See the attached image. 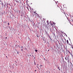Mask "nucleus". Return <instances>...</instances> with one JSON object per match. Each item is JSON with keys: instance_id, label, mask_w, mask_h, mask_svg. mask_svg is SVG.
I'll return each instance as SVG.
<instances>
[{"instance_id": "obj_1", "label": "nucleus", "mask_w": 73, "mask_h": 73, "mask_svg": "<svg viewBox=\"0 0 73 73\" xmlns=\"http://www.w3.org/2000/svg\"><path fill=\"white\" fill-rule=\"evenodd\" d=\"M36 15H35V17L37 18V19H40V16H39V15L38 14H37V13H36Z\"/></svg>"}, {"instance_id": "obj_2", "label": "nucleus", "mask_w": 73, "mask_h": 73, "mask_svg": "<svg viewBox=\"0 0 73 73\" xmlns=\"http://www.w3.org/2000/svg\"><path fill=\"white\" fill-rule=\"evenodd\" d=\"M39 64H37V65L36 66L37 68H38V66H39Z\"/></svg>"}, {"instance_id": "obj_3", "label": "nucleus", "mask_w": 73, "mask_h": 73, "mask_svg": "<svg viewBox=\"0 0 73 73\" xmlns=\"http://www.w3.org/2000/svg\"><path fill=\"white\" fill-rule=\"evenodd\" d=\"M66 42L67 44H69V41H68V40H67Z\"/></svg>"}, {"instance_id": "obj_4", "label": "nucleus", "mask_w": 73, "mask_h": 73, "mask_svg": "<svg viewBox=\"0 0 73 73\" xmlns=\"http://www.w3.org/2000/svg\"><path fill=\"white\" fill-rule=\"evenodd\" d=\"M15 48H17V45H15Z\"/></svg>"}, {"instance_id": "obj_5", "label": "nucleus", "mask_w": 73, "mask_h": 73, "mask_svg": "<svg viewBox=\"0 0 73 73\" xmlns=\"http://www.w3.org/2000/svg\"><path fill=\"white\" fill-rule=\"evenodd\" d=\"M35 52H37V51H38V50H35Z\"/></svg>"}, {"instance_id": "obj_6", "label": "nucleus", "mask_w": 73, "mask_h": 73, "mask_svg": "<svg viewBox=\"0 0 73 73\" xmlns=\"http://www.w3.org/2000/svg\"><path fill=\"white\" fill-rule=\"evenodd\" d=\"M68 53H70V52H69V51H68Z\"/></svg>"}, {"instance_id": "obj_7", "label": "nucleus", "mask_w": 73, "mask_h": 73, "mask_svg": "<svg viewBox=\"0 0 73 73\" xmlns=\"http://www.w3.org/2000/svg\"><path fill=\"white\" fill-rule=\"evenodd\" d=\"M70 55H71V56H73V54H72V53H70Z\"/></svg>"}, {"instance_id": "obj_8", "label": "nucleus", "mask_w": 73, "mask_h": 73, "mask_svg": "<svg viewBox=\"0 0 73 73\" xmlns=\"http://www.w3.org/2000/svg\"><path fill=\"white\" fill-rule=\"evenodd\" d=\"M53 24H56V23H55L54 22L53 23Z\"/></svg>"}, {"instance_id": "obj_9", "label": "nucleus", "mask_w": 73, "mask_h": 73, "mask_svg": "<svg viewBox=\"0 0 73 73\" xmlns=\"http://www.w3.org/2000/svg\"><path fill=\"white\" fill-rule=\"evenodd\" d=\"M27 9H28V10L29 9H28V7H27Z\"/></svg>"}, {"instance_id": "obj_10", "label": "nucleus", "mask_w": 73, "mask_h": 73, "mask_svg": "<svg viewBox=\"0 0 73 73\" xmlns=\"http://www.w3.org/2000/svg\"><path fill=\"white\" fill-rule=\"evenodd\" d=\"M51 25H52V26H53V24L52 23H51Z\"/></svg>"}, {"instance_id": "obj_11", "label": "nucleus", "mask_w": 73, "mask_h": 73, "mask_svg": "<svg viewBox=\"0 0 73 73\" xmlns=\"http://www.w3.org/2000/svg\"><path fill=\"white\" fill-rule=\"evenodd\" d=\"M34 63L35 65H36V62H34Z\"/></svg>"}, {"instance_id": "obj_12", "label": "nucleus", "mask_w": 73, "mask_h": 73, "mask_svg": "<svg viewBox=\"0 0 73 73\" xmlns=\"http://www.w3.org/2000/svg\"><path fill=\"white\" fill-rule=\"evenodd\" d=\"M65 59L66 60H67L66 58H65Z\"/></svg>"}, {"instance_id": "obj_13", "label": "nucleus", "mask_w": 73, "mask_h": 73, "mask_svg": "<svg viewBox=\"0 0 73 73\" xmlns=\"http://www.w3.org/2000/svg\"><path fill=\"white\" fill-rule=\"evenodd\" d=\"M8 25H9V23H8Z\"/></svg>"}, {"instance_id": "obj_14", "label": "nucleus", "mask_w": 73, "mask_h": 73, "mask_svg": "<svg viewBox=\"0 0 73 73\" xmlns=\"http://www.w3.org/2000/svg\"><path fill=\"white\" fill-rule=\"evenodd\" d=\"M21 51H23V48H22V49H21Z\"/></svg>"}, {"instance_id": "obj_15", "label": "nucleus", "mask_w": 73, "mask_h": 73, "mask_svg": "<svg viewBox=\"0 0 73 73\" xmlns=\"http://www.w3.org/2000/svg\"><path fill=\"white\" fill-rule=\"evenodd\" d=\"M36 71H37V70H35V72H36Z\"/></svg>"}, {"instance_id": "obj_16", "label": "nucleus", "mask_w": 73, "mask_h": 73, "mask_svg": "<svg viewBox=\"0 0 73 73\" xmlns=\"http://www.w3.org/2000/svg\"><path fill=\"white\" fill-rule=\"evenodd\" d=\"M58 70H60V68H59V69H58Z\"/></svg>"}, {"instance_id": "obj_17", "label": "nucleus", "mask_w": 73, "mask_h": 73, "mask_svg": "<svg viewBox=\"0 0 73 73\" xmlns=\"http://www.w3.org/2000/svg\"><path fill=\"white\" fill-rule=\"evenodd\" d=\"M6 57H7V58H8V57H7V56H6Z\"/></svg>"}, {"instance_id": "obj_18", "label": "nucleus", "mask_w": 73, "mask_h": 73, "mask_svg": "<svg viewBox=\"0 0 73 73\" xmlns=\"http://www.w3.org/2000/svg\"><path fill=\"white\" fill-rule=\"evenodd\" d=\"M42 66L41 65H40V66Z\"/></svg>"}, {"instance_id": "obj_19", "label": "nucleus", "mask_w": 73, "mask_h": 73, "mask_svg": "<svg viewBox=\"0 0 73 73\" xmlns=\"http://www.w3.org/2000/svg\"><path fill=\"white\" fill-rule=\"evenodd\" d=\"M34 13H35V14H36V12H34Z\"/></svg>"}, {"instance_id": "obj_20", "label": "nucleus", "mask_w": 73, "mask_h": 73, "mask_svg": "<svg viewBox=\"0 0 73 73\" xmlns=\"http://www.w3.org/2000/svg\"><path fill=\"white\" fill-rule=\"evenodd\" d=\"M32 56H33V57H34V56L32 55Z\"/></svg>"}, {"instance_id": "obj_21", "label": "nucleus", "mask_w": 73, "mask_h": 73, "mask_svg": "<svg viewBox=\"0 0 73 73\" xmlns=\"http://www.w3.org/2000/svg\"><path fill=\"white\" fill-rule=\"evenodd\" d=\"M72 22H73V20H72Z\"/></svg>"}, {"instance_id": "obj_22", "label": "nucleus", "mask_w": 73, "mask_h": 73, "mask_svg": "<svg viewBox=\"0 0 73 73\" xmlns=\"http://www.w3.org/2000/svg\"><path fill=\"white\" fill-rule=\"evenodd\" d=\"M58 69H59V67H58Z\"/></svg>"}, {"instance_id": "obj_23", "label": "nucleus", "mask_w": 73, "mask_h": 73, "mask_svg": "<svg viewBox=\"0 0 73 73\" xmlns=\"http://www.w3.org/2000/svg\"><path fill=\"white\" fill-rule=\"evenodd\" d=\"M36 36L38 37V36L37 35H36Z\"/></svg>"}, {"instance_id": "obj_24", "label": "nucleus", "mask_w": 73, "mask_h": 73, "mask_svg": "<svg viewBox=\"0 0 73 73\" xmlns=\"http://www.w3.org/2000/svg\"><path fill=\"white\" fill-rule=\"evenodd\" d=\"M19 46V48H20V46Z\"/></svg>"}, {"instance_id": "obj_25", "label": "nucleus", "mask_w": 73, "mask_h": 73, "mask_svg": "<svg viewBox=\"0 0 73 73\" xmlns=\"http://www.w3.org/2000/svg\"><path fill=\"white\" fill-rule=\"evenodd\" d=\"M7 38V37H5V38Z\"/></svg>"}, {"instance_id": "obj_26", "label": "nucleus", "mask_w": 73, "mask_h": 73, "mask_svg": "<svg viewBox=\"0 0 73 73\" xmlns=\"http://www.w3.org/2000/svg\"><path fill=\"white\" fill-rule=\"evenodd\" d=\"M70 63L71 64H72V63H71L70 62Z\"/></svg>"}, {"instance_id": "obj_27", "label": "nucleus", "mask_w": 73, "mask_h": 73, "mask_svg": "<svg viewBox=\"0 0 73 73\" xmlns=\"http://www.w3.org/2000/svg\"><path fill=\"white\" fill-rule=\"evenodd\" d=\"M21 48H23V46H22Z\"/></svg>"}, {"instance_id": "obj_28", "label": "nucleus", "mask_w": 73, "mask_h": 73, "mask_svg": "<svg viewBox=\"0 0 73 73\" xmlns=\"http://www.w3.org/2000/svg\"><path fill=\"white\" fill-rule=\"evenodd\" d=\"M62 41H64V40H63V39L62 40Z\"/></svg>"}, {"instance_id": "obj_29", "label": "nucleus", "mask_w": 73, "mask_h": 73, "mask_svg": "<svg viewBox=\"0 0 73 73\" xmlns=\"http://www.w3.org/2000/svg\"><path fill=\"white\" fill-rule=\"evenodd\" d=\"M6 36H7V35L6 34Z\"/></svg>"}, {"instance_id": "obj_30", "label": "nucleus", "mask_w": 73, "mask_h": 73, "mask_svg": "<svg viewBox=\"0 0 73 73\" xmlns=\"http://www.w3.org/2000/svg\"><path fill=\"white\" fill-rule=\"evenodd\" d=\"M30 56H31V55H30Z\"/></svg>"}]
</instances>
